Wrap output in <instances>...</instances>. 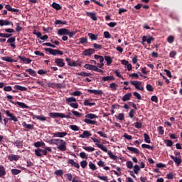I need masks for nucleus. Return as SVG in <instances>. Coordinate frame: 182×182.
<instances>
[{
    "instance_id": "f257e3e1",
    "label": "nucleus",
    "mask_w": 182,
    "mask_h": 182,
    "mask_svg": "<svg viewBox=\"0 0 182 182\" xmlns=\"http://www.w3.org/2000/svg\"><path fill=\"white\" fill-rule=\"evenodd\" d=\"M52 143L57 146V149L60 150V151H66V141L61 139H52Z\"/></svg>"
},
{
    "instance_id": "f03ea898",
    "label": "nucleus",
    "mask_w": 182,
    "mask_h": 182,
    "mask_svg": "<svg viewBox=\"0 0 182 182\" xmlns=\"http://www.w3.org/2000/svg\"><path fill=\"white\" fill-rule=\"evenodd\" d=\"M48 151L52 153V148L46 147L45 149L38 148L35 149V154L37 156V157H44V156H47Z\"/></svg>"
},
{
    "instance_id": "7ed1b4c3",
    "label": "nucleus",
    "mask_w": 182,
    "mask_h": 182,
    "mask_svg": "<svg viewBox=\"0 0 182 182\" xmlns=\"http://www.w3.org/2000/svg\"><path fill=\"white\" fill-rule=\"evenodd\" d=\"M66 102L69 106H70V107H73V109H77L79 107L77 100L73 97H67Z\"/></svg>"
},
{
    "instance_id": "20e7f679",
    "label": "nucleus",
    "mask_w": 182,
    "mask_h": 182,
    "mask_svg": "<svg viewBox=\"0 0 182 182\" xmlns=\"http://www.w3.org/2000/svg\"><path fill=\"white\" fill-rule=\"evenodd\" d=\"M91 140H92V141L95 143V146H97V147L102 150V151L107 153V147H106V146L103 144H100V141H99V139L94 137H91Z\"/></svg>"
},
{
    "instance_id": "39448f33",
    "label": "nucleus",
    "mask_w": 182,
    "mask_h": 182,
    "mask_svg": "<svg viewBox=\"0 0 182 182\" xmlns=\"http://www.w3.org/2000/svg\"><path fill=\"white\" fill-rule=\"evenodd\" d=\"M1 112H3V113H4L7 116V117H9V120H11L13 122H18V118L15 115H14V114L11 113L10 110L3 109L1 110Z\"/></svg>"
},
{
    "instance_id": "423d86ee",
    "label": "nucleus",
    "mask_w": 182,
    "mask_h": 182,
    "mask_svg": "<svg viewBox=\"0 0 182 182\" xmlns=\"http://www.w3.org/2000/svg\"><path fill=\"white\" fill-rule=\"evenodd\" d=\"M50 117H53V119H56V117H60V119H69V116H66L65 114L59 112H51L50 113Z\"/></svg>"
},
{
    "instance_id": "0eeeda50",
    "label": "nucleus",
    "mask_w": 182,
    "mask_h": 182,
    "mask_svg": "<svg viewBox=\"0 0 182 182\" xmlns=\"http://www.w3.org/2000/svg\"><path fill=\"white\" fill-rule=\"evenodd\" d=\"M131 85H132V86H134L135 89H136L137 90H144V87H143V85L140 81H131Z\"/></svg>"
},
{
    "instance_id": "6e6552de",
    "label": "nucleus",
    "mask_w": 182,
    "mask_h": 182,
    "mask_svg": "<svg viewBox=\"0 0 182 182\" xmlns=\"http://www.w3.org/2000/svg\"><path fill=\"white\" fill-rule=\"evenodd\" d=\"M46 50L47 52H49V53H50V55H54V56H55V55H63V53L62 51H60V50H54L52 48H46Z\"/></svg>"
},
{
    "instance_id": "1a4fd4ad",
    "label": "nucleus",
    "mask_w": 182,
    "mask_h": 182,
    "mask_svg": "<svg viewBox=\"0 0 182 182\" xmlns=\"http://www.w3.org/2000/svg\"><path fill=\"white\" fill-rule=\"evenodd\" d=\"M53 137H59L60 139H63L65 136H68V132H55L52 134Z\"/></svg>"
},
{
    "instance_id": "9d476101",
    "label": "nucleus",
    "mask_w": 182,
    "mask_h": 182,
    "mask_svg": "<svg viewBox=\"0 0 182 182\" xmlns=\"http://www.w3.org/2000/svg\"><path fill=\"white\" fill-rule=\"evenodd\" d=\"M154 41V38L151 37V36H144L142 37V45H144V42H146V43H148V45H150V43H151V41Z\"/></svg>"
},
{
    "instance_id": "9b49d317",
    "label": "nucleus",
    "mask_w": 182,
    "mask_h": 182,
    "mask_svg": "<svg viewBox=\"0 0 182 182\" xmlns=\"http://www.w3.org/2000/svg\"><path fill=\"white\" fill-rule=\"evenodd\" d=\"M7 159L9 161H18L21 159V156L19 155L10 154L7 156Z\"/></svg>"
},
{
    "instance_id": "f8f14e48",
    "label": "nucleus",
    "mask_w": 182,
    "mask_h": 182,
    "mask_svg": "<svg viewBox=\"0 0 182 182\" xmlns=\"http://www.w3.org/2000/svg\"><path fill=\"white\" fill-rule=\"evenodd\" d=\"M16 41V38H15V37H11L7 40V43H10V46L13 49H16V45L15 44Z\"/></svg>"
},
{
    "instance_id": "ddd939ff",
    "label": "nucleus",
    "mask_w": 182,
    "mask_h": 182,
    "mask_svg": "<svg viewBox=\"0 0 182 182\" xmlns=\"http://www.w3.org/2000/svg\"><path fill=\"white\" fill-rule=\"evenodd\" d=\"M9 25H14V23L9 20L0 19V26H9Z\"/></svg>"
},
{
    "instance_id": "4468645a",
    "label": "nucleus",
    "mask_w": 182,
    "mask_h": 182,
    "mask_svg": "<svg viewBox=\"0 0 182 182\" xmlns=\"http://www.w3.org/2000/svg\"><path fill=\"white\" fill-rule=\"evenodd\" d=\"M55 63L59 68H63V66H65V62L63 61V59H62V58H55Z\"/></svg>"
},
{
    "instance_id": "2eb2a0df",
    "label": "nucleus",
    "mask_w": 182,
    "mask_h": 182,
    "mask_svg": "<svg viewBox=\"0 0 182 182\" xmlns=\"http://www.w3.org/2000/svg\"><path fill=\"white\" fill-rule=\"evenodd\" d=\"M170 157L172 160H173L176 166H179L180 164H181V158L180 156H174L173 155H171Z\"/></svg>"
},
{
    "instance_id": "dca6fc26",
    "label": "nucleus",
    "mask_w": 182,
    "mask_h": 182,
    "mask_svg": "<svg viewBox=\"0 0 182 182\" xmlns=\"http://www.w3.org/2000/svg\"><path fill=\"white\" fill-rule=\"evenodd\" d=\"M69 33V29L60 28L58 31V35L60 36H63L64 35H68Z\"/></svg>"
},
{
    "instance_id": "f3484780",
    "label": "nucleus",
    "mask_w": 182,
    "mask_h": 182,
    "mask_svg": "<svg viewBox=\"0 0 182 182\" xmlns=\"http://www.w3.org/2000/svg\"><path fill=\"white\" fill-rule=\"evenodd\" d=\"M92 136V133L90 131H84L82 134H80L79 137L80 139H87V137H90Z\"/></svg>"
},
{
    "instance_id": "a211bd4d",
    "label": "nucleus",
    "mask_w": 182,
    "mask_h": 182,
    "mask_svg": "<svg viewBox=\"0 0 182 182\" xmlns=\"http://www.w3.org/2000/svg\"><path fill=\"white\" fill-rule=\"evenodd\" d=\"M68 164H70V166L75 167V168H80V166L73 159H68Z\"/></svg>"
},
{
    "instance_id": "6ab92c4d",
    "label": "nucleus",
    "mask_w": 182,
    "mask_h": 182,
    "mask_svg": "<svg viewBox=\"0 0 182 182\" xmlns=\"http://www.w3.org/2000/svg\"><path fill=\"white\" fill-rule=\"evenodd\" d=\"M95 53V49L93 48H89L83 52L84 56H90L91 55H93Z\"/></svg>"
},
{
    "instance_id": "aec40b11",
    "label": "nucleus",
    "mask_w": 182,
    "mask_h": 182,
    "mask_svg": "<svg viewBox=\"0 0 182 182\" xmlns=\"http://www.w3.org/2000/svg\"><path fill=\"white\" fill-rule=\"evenodd\" d=\"M89 93H93V95H103L102 90H87Z\"/></svg>"
},
{
    "instance_id": "412c9836",
    "label": "nucleus",
    "mask_w": 182,
    "mask_h": 182,
    "mask_svg": "<svg viewBox=\"0 0 182 182\" xmlns=\"http://www.w3.org/2000/svg\"><path fill=\"white\" fill-rule=\"evenodd\" d=\"M18 58L20 59L21 60H22L23 62V63L29 64V63H31V62H32V60H31L30 58H26L22 57L21 55H18Z\"/></svg>"
},
{
    "instance_id": "4be33fe9",
    "label": "nucleus",
    "mask_w": 182,
    "mask_h": 182,
    "mask_svg": "<svg viewBox=\"0 0 182 182\" xmlns=\"http://www.w3.org/2000/svg\"><path fill=\"white\" fill-rule=\"evenodd\" d=\"M127 150H129V151H132V153H134L135 154H140V151L137 149V148L127 146Z\"/></svg>"
},
{
    "instance_id": "5701e85b",
    "label": "nucleus",
    "mask_w": 182,
    "mask_h": 182,
    "mask_svg": "<svg viewBox=\"0 0 182 182\" xmlns=\"http://www.w3.org/2000/svg\"><path fill=\"white\" fill-rule=\"evenodd\" d=\"M4 176H6V169L4 166L0 165V177H4Z\"/></svg>"
},
{
    "instance_id": "b1692460",
    "label": "nucleus",
    "mask_w": 182,
    "mask_h": 182,
    "mask_svg": "<svg viewBox=\"0 0 182 182\" xmlns=\"http://www.w3.org/2000/svg\"><path fill=\"white\" fill-rule=\"evenodd\" d=\"M102 80L103 82H113V80H114V77L113 76L102 77Z\"/></svg>"
},
{
    "instance_id": "393cba45",
    "label": "nucleus",
    "mask_w": 182,
    "mask_h": 182,
    "mask_svg": "<svg viewBox=\"0 0 182 182\" xmlns=\"http://www.w3.org/2000/svg\"><path fill=\"white\" fill-rule=\"evenodd\" d=\"M22 126L26 129H28V130H33V125L31 124H26V122H22Z\"/></svg>"
},
{
    "instance_id": "a878e982",
    "label": "nucleus",
    "mask_w": 182,
    "mask_h": 182,
    "mask_svg": "<svg viewBox=\"0 0 182 182\" xmlns=\"http://www.w3.org/2000/svg\"><path fill=\"white\" fill-rule=\"evenodd\" d=\"M34 119H37V120H40L41 122H46V117L43 115H33Z\"/></svg>"
},
{
    "instance_id": "bb28decb",
    "label": "nucleus",
    "mask_w": 182,
    "mask_h": 182,
    "mask_svg": "<svg viewBox=\"0 0 182 182\" xmlns=\"http://www.w3.org/2000/svg\"><path fill=\"white\" fill-rule=\"evenodd\" d=\"M87 16H90L92 21H97V17L96 16V13L87 12Z\"/></svg>"
},
{
    "instance_id": "cd10ccee",
    "label": "nucleus",
    "mask_w": 182,
    "mask_h": 182,
    "mask_svg": "<svg viewBox=\"0 0 182 182\" xmlns=\"http://www.w3.org/2000/svg\"><path fill=\"white\" fill-rule=\"evenodd\" d=\"M105 59L107 62V66H110V65H112V62H113V58L109 55H107L105 56Z\"/></svg>"
},
{
    "instance_id": "c85d7f7f",
    "label": "nucleus",
    "mask_w": 182,
    "mask_h": 182,
    "mask_svg": "<svg viewBox=\"0 0 182 182\" xmlns=\"http://www.w3.org/2000/svg\"><path fill=\"white\" fill-rule=\"evenodd\" d=\"M87 36L91 39V41H97V38H99L98 35H95L92 33H89Z\"/></svg>"
},
{
    "instance_id": "c756f323",
    "label": "nucleus",
    "mask_w": 182,
    "mask_h": 182,
    "mask_svg": "<svg viewBox=\"0 0 182 182\" xmlns=\"http://www.w3.org/2000/svg\"><path fill=\"white\" fill-rule=\"evenodd\" d=\"M14 144L16 147H18V149H22V147H23V141L16 140L14 142Z\"/></svg>"
},
{
    "instance_id": "7c9ffc66",
    "label": "nucleus",
    "mask_w": 182,
    "mask_h": 182,
    "mask_svg": "<svg viewBox=\"0 0 182 182\" xmlns=\"http://www.w3.org/2000/svg\"><path fill=\"white\" fill-rule=\"evenodd\" d=\"M77 75L82 76V77H89L92 76V73L81 72V73H78Z\"/></svg>"
},
{
    "instance_id": "2f4dec72",
    "label": "nucleus",
    "mask_w": 182,
    "mask_h": 182,
    "mask_svg": "<svg viewBox=\"0 0 182 182\" xmlns=\"http://www.w3.org/2000/svg\"><path fill=\"white\" fill-rule=\"evenodd\" d=\"M131 97L132 93H127L122 97V100L123 102H127V100H130Z\"/></svg>"
},
{
    "instance_id": "473e14b6",
    "label": "nucleus",
    "mask_w": 182,
    "mask_h": 182,
    "mask_svg": "<svg viewBox=\"0 0 182 182\" xmlns=\"http://www.w3.org/2000/svg\"><path fill=\"white\" fill-rule=\"evenodd\" d=\"M85 69H87L88 70H95L96 68V65H90V64H85L84 65Z\"/></svg>"
},
{
    "instance_id": "72a5a7b5",
    "label": "nucleus",
    "mask_w": 182,
    "mask_h": 182,
    "mask_svg": "<svg viewBox=\"0 0 182 182\" xmlns=\"http://www.w3.org/2000/svg\"><path fill=\"white\" fill-rule=\"evenodd\" d=\"M14 89H16V90H21V92H25L28 90V88L21 85H14Z\"/></svg>"
},
{
    "instance_id": "f704fd0d",
    "label": "nucleus",
    "mask_w": 182,
    "mask_h": 182,
    "mask_svg": "<svg viewBox=\"0 0 182 182\" xmlns=\"http://www.w3.org/2000/svg\"><path fill=\"white\" fill-rule=\"evenodd\" d=\"M94 58L97 60H99L100 63H103V62H105V58H103L102 55H95Z\"/></svg>"
},
{
    "instance_id": "c9c22d12",
    "label": "nucleus",
    "mask_w": 182,
    "mask_h": 182,
    "mask_svg": "<svg viewBox=\"0 0 182 182\" xmlns=\"http://www.w3.org/2000/svg\"><path fill=\"white\" fill-rule=\"evenodd\" d=\"M65 60L68 66H76V63L75 60H72L70 58H66Z\"/></svg>"
},
{
    "instance_id": "e433bc0d",
    "label": "nucleus",
    "mask_w": 182,
    "mask_h": 182,
    "mask_svg": "<svg viewBox=\"0 0 182 182\" xmlns=\"http://www.w3.org/2000/svg\"><path fill=\"white\" fill-rule=\"evenodd\" d=\"M85 123H86L87 124H96V123H97V122L95 121V120H92L89 118H85L84 119Z\"/></svg>"
},
{
    "instance_id": "4c0bfd02",
    "label": "nucleus",
    "mask_w": 182,
    "mask_h": 182,
    "mask_svg": "<svg viewBox=\"0 0 182 182\" xmlns=\"http://www.w3.org/2000/svg\"><path fill=\"white\" fill-rule=\"evenodd\" d=\"M1 60H4V62H10V63L15 62V60H14L12 57H9V56L2 57Z\"/></svg>"
},
{
    "instance_id": "58836bf2",
    "label": "nucleus",
    "mask_w": 182,
    "mask_h": 182,
    "mask_svg": "<svg viewBox=\"0 0 182 182\" xmlns=\"http://www.w3.org/2000/svg\"><path fill=\"white\" fill-rule=\"evenodd\" d=\"M84 106H96V102H90V100H85Z\"/></svg>"
},
{
    "instance_id": "ea45409f",
    "label": "nucleus",
    "mask_w": 182,
    "mask_h": 182,
    "mask_svg": "<svg viewBox=\"0 0 182 182\" xmlns=\"http://www.w3.org/2000/svg\"><path fill=\"white\" fill-rule=\"evenodd\" d=\"M107 153L109 157L112 159V160H117V156L113 154V152H112V151H107Z\"/></svg>"
},
{
    "instance_id": "a19ab883",
    "label": "nucleus",
    "mask_w": 182,
    "mask_h": 182,
    "mask_svg": "<svg viewBox=\"0 0 182 182\" xmlns=\"http://www.w3.org/2000/svg\"><path fill=\"white\" fill-rule=\"evenodd\" d=\"M52 6L53 8H54V9H56V11H60V9H62V6H60V4L55 2L53 3Z\"/></svg>"
},
{
    "instance_id": "79ce46f5",
    "label": "nucleus",
    "mask_w": 182,
    "mask_h": 182,
    "mask_svg": "<svg viewBox=\"0 0 182 182\" xmlns=\"http://www.w3.org/2000/svg\"><path fill=\"white\" fill-rule=\"evenodd\" d=\"M82 149H83V150H85V151H88V152L95 151V149L94 147H92V146H83Z\"/></svg>"
},
{
    "instance_id": "37998d69",
    "label": "nucleus",
    "mask_w": 182,
    "mask_h": 182,
    "mask_svg": "<svg viewBox=\"0 0 182 182\" xmlns=\"http://www.w3.org/2000/svg\"><path fill=\"white\" fill-rule=\"evenodd\" d=\"M26 72H27L28 73H29V75L31 76H36V72H35V70H32V68H28L26 70Z\"/></svg>"
},
{
    "instance_id": "c03bdc74",
    "label": "nucleus",
    "mask_w": 182,
    "mask_h": 182,
    "mask_svg": "<svg viewBox=\"0 0 182 182\" xmlns=\"http://www.w3.org/2000/svg\"><path fill=\"white\" fill-rule=\"evenodd\" d=\"M85 119H97V115L92 113L87 114L85 115Z\"/></svg>"
},
{
    "instance_id": "a18cd8bd",
    "label": "nucleus",
    "mask_w": 182,
    "mask_h": 182,
    "mask_svg": "<svg viewBox=\"0 0 182 182\" xmlns=\"http://www.w3.org/2000/svg\"><path fill=\"white\" fill-rule=\"evenodd\" d=\"M109 87H110L111 90L114 92V91L117 90V84L112 82L109 85Z\"/></svg>"
},
{
    "instance_id": "49530a36",
    "label": "nucleus",
    "mask_w": 182,
    "mask_h": 182,
    "mask_svg": "<svg viewBox=\"0 0 182 182\" xmlns=\"http://www.w3.org/2000/svg\"><path fill=\"white\" fill-rule=\"evenodd\" d=\"M68 22L66 21H62V20H55V25H66Z\"/></svg>"
},
{
    "instance_id": "de8ad7c7",
    "label": "nucleus",
    "mask_w": 182,
    "mask_h": 182,
    "mask_svg": "<svg viewBox=\"0 0 182 182\" xmlns=\"http://www.w3.org/2000/svg\"><path fill=\"white\" fill-rule=\"evenodd\" d=\"M11 173L14 175V176H18V174H20L21 173V170L19 169H15V168H13L11 170Z\"/></svg>"
},
{
    "instance_id": "09e8293b",
    "label": "nucleus",
    "mask_w": 182,
    "mask_h": 182,
    "mask_svg": "<svg viewBox=\"0 0 182 182\" xmlns=\"http://www.w3.org/2000/svg\"><path fill=\"white\" fill-rule=\"evenodd\" d=\"M35 147H42L43 146H45V142L43 141H37L34 143Z\"/></svg>"
},
{
    "instance_id": "8fccbe9b",
    "label": "nucleus",
    "mask_w": 182,
    "mask_h": 182,
    "mask_svg": "<svg viewBox=\"0 0 182 182\" xmlns=\"http://www.w3.org/2000/svg\"><path fill=\"white\" fill-rule=\"evenodd\" d=\"M89 167L91 170H92L94 171H95V170H97V167H96V165H95V164H93L92 161H90Z\"/></svg>"
},
{
    "instance_id": "3c124183",
    "label": "nucleus",
    "mask_w": 182,
    "mask_h": 182,
    "mask_svg": "<svg viewBox=\"0 0 182 182\" xmlns=\"http://www.w3.org/2000/svg\"><path fill=\"white\" fill-rule=\"evenodd\" d=\"M16 104L18 105V106H19V107H22V109L28 108V105H26V104L23 102H17Z\"/></svg>"
},
{
    "instance_id": "603ef678",
    "label": "nucleus",
    "mask_w": 182,
    "mask_h": 182,
    "mask_svg": "<svg viewBox=\"0 0 182 182\" xmlns=\"http://www.w3.org/2000/svg\"><path fill=\"white\" fill-rule=\"evenodd\" d=\"M142 149H149L150 150H154V146H151L149 144H143L141 145Z\"/></svg>"
},
{
    "instance_id": "864d4df0",
    "label": "nucleus",
    "mask_w": 182,
    "mask_h": 182,
    "mask_svg": "<svg viewBox=\"0 0 182 182\" xmlns=\"http://www.w3.org/2000/svg\"><path fill=\"white\" fill-rule=\"evenodd\" d=\"M70 129L73 132H79V127L77 125H70Z\"/></svg>"
},
{
    "instance_id": "5fc2aeb1",
    "label": "nucleus",
    "mask_w": 182,
    "mask_h": 182,
    "mask_svg": "<svg viewBox=\"0 0 182 182\" xmlns=\"http://www.w3.org/2000/svg\"><path fill=\"white\" fill-rule=\"evenodd\" d=\"M12 36V34L11 33H0V38H11Z\"/></svg>"
},
{
    "instance_id": "6e6d98bb",
    "label": "nucleus",
    "mask_w": 182,
    "mask_h": 182,
    "mask_svg": "<svg viewBox=\"0 0 182 182\" xmlns=\"http://www.w3.org/2000/svg\"><path fill=\"white\" fill-rule=\"evenodd\" d=\"M145 143H151L150 136L147 134H144Z\"/></svg>"
},
{
    "instance_id": "4d7b16f0",
    "label": "nucleus",
    "mask_w": 182,
    "mask_h": 182,
    "mask_svg": "<svg viewBox=\"0 0 182 182\" xmlns=\"http://www.w3.org/2000/svg\"><path fill=\"white\" fill-rule=\"evenodd\" d=\"M134 127L136 129H141V127H143V123L140 122H136L134 123Z\"/></svg>"
},
{
    "instance_id": "13d9d810",
    "label": "nucleus",
    "mask_w": 182,
    "mask_h": 182,
    "mask_svg": "<svg viewBox=\"0 0 182 182\" xmlns=\"http://www.w3.org/2000/svg\"><path fill=\"white\" fill-rule=\"evenodd\" d=\"M97 134L100 136V137H104V139H107V134L102 131L97 132Z\"/></svg>"
},
{
    "instance_id": "bf43d9fd",
    "label": "nucleus",
    "mask_w": 182,
    "mask_h": 182,
    "mask_svg": "<svg viewBox=\"0 0 182 182\" xmlns=\"http://www.w3.org/2000/svg\"><path fill=\"white\" fill-rule=\"evenodd\" d=\"M139 171H140V166H139V165H135L134 166V173L135 174H139Z\"/></svg>"
},
{
    "instance_id": "052dcab7",
    "label": "nucleus",
    "mask_w": 182,
    "mask_h": 182,
    "mask_svg": "<svg viewBox=\"0 0 182 182\" xmlns=\"http://www.w3.org/2000/svg\"><path fill=\"white\" fill-rule=\"evenodd\" d=\"M54 173L55 174V176H60V177H62V176H63V170H57L55 171Z\"/></svg>"
},
{
    "instance_id": "680f3d73",
    "label": "nucleus",
    "mask_w": 182,
    "mask_h": 182,
    "mask_svg": "<svg viewBox=\"0 0 182 182\" xmlns=\"http://www.w3.org/2000/svg\"><path fill=\"white\" fill-rule=\"evenodd\" d=\"M164 141L166 144L167 147H171V146H173V141L170 139H166Z\"/></svg>"
},
{
    "instance_id": "e2e57ef3",
    "label": "nucleus",
    "mask_w": 182,
    "mask_h": 182,
    "mask_svg": "<svg viewBox=\"0 0 182 182\" xmlns=\"http://www.w3.org/2000/svg\"><path fill=\"white\" fill-rule=\"evenodd\" d=\"M174 176H176V174L171 172L166 175V178H168V180H173Z\"/></svg>"
},
{
    "instance_id": "0e129e2a",
    "label": "nucleus",
    "mask_w": 182,
    "mask_h": 182,
    "mask_svg": "<svg viewBox=\"0 0 182 182\" xmlns=\"http://www.w3.org/2000/svg\"><path fill=\"white\" fill-rule=\"evenodd\" d=\"M126 166L127 168H133V162H132V161H128L126 163Z\"/></svg>"
},
{
    "instance_id": "69168bd1",
    "label": "nucleus",
    "mask_w": 182,
    "mask_h": 182,
    "mask_svg": "<svg viewBox=\"0 0 182 182\" xmlns=\"http://www.w3.org/2000/svg\"><path fill=\"white\" fill-rule=\"evenodd\" d=\"M80 166H81L82 168H86V167H87V161H82L80 162Z\"/></svg>"
},
{
    "instance_id": "338daca9",
    "label": "nucleus",
    "mask_w": 182,
    "mask_h": 182,
    "mask_svg": "<svg viewBox=\"0 0 182 182\" xmlns=\"http://www.w3.org/2000/svg\"><path fill=\"white\" fill-rule=\"evenodd\" d=\"M117 119H118V120H124V114L123 113H119L118 114V116L117 117Z\"/></svg>"
},
{
    "instance_id": "774afa93",
    "label": "nucleus",
    "mask_w": 182,
    "mask_h": 182,
    "mask_svg": "<svg viewBox=\"0 0 182 182\" xmlns=\"http://www.w3.org/2000/svg\"><path fill=\"white\" fill-rule=\"evenodd\" d=\"M80 157L81 159H87V154H86V152H81L80 153Z\"/></svg>"
}]
</instances>
